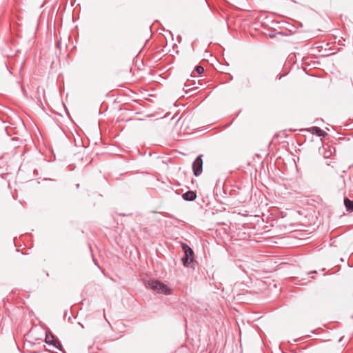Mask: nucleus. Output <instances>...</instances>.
Here are the masks:
<instances>
[{"label":"nucleus","mask_w":353,"mask_h":353,"mask_svg":"<svg viewBox=\"0 0 353 353\" xmlns=\"http://www.w3.org/2000/svg\"><path fill=\"white\" fill-rule=\"evenodd\" d=\"M148 285L152 290L156 291L157 293H161L166 295L172 294V289L169 288L167 285L164 284L163 283L159 281H148Z\"/></svg>","instance_id":"nucleus-1"},{"label":"nucleus","mask_w":353,"mask_h":353,"mask_svg":"<svg viewBox=\"0 0 353 353\" xmlns=\"http://www.w3.org/2000/svg\"><path fill=\"white\" fill-rule=\"evenodd\" d=\"M182 248L185 253V256L182 259L183 263L185 266H188L193 262L194 252L187 244L183 243Z\"/></svg>","instance_id":"nucleus-2"},{"label":"nucleus","mask_w":353,"mask_h":353,"mask_svg":"<svg viewBox=\"0 0 353 353\" xmlns=\"http://www.w3.org/2000/svg\"><path fill=\"white\" fill-rule=\"evenodd\" d=\"M202 155L198 156L192 163L193 173L196 176H199L203 171Z\"/></svg>","instance_id":"nucleus-3"},{"label":"nucleus","mask_w":353,"mask_h":353,"mask_svg":"<svg viewBox=\"0 0 353 353\" xmlns=\"http://www.w3.org/2000/svg\"><path fill=\"white\" fill-rule=\"evenodd\" d=\"M45 341L46 343L52 345L57 349L64 352V350L62 349L61 343L59 340L54 339V336L50 332H46Z\"/></svg>","instance_id":"nucleus-4"},{"label":"nucleus","mask_w":353,"mask_h":353,"mask_svg":"<svg viewBox=\"0 0 353 353\" xmlns=\"http://www.w3.org/2000/svg\"><path fill=\"white\" fill-rule=\"evenodd\" d=\"M182 197L185 201H192L196 199V194L193 191H188L183 194Z\"/></svg>","instance_id":"nucleus-5"},{"label":"nucleus","mask_w":353,"mask_h":353,"mask_svg":"<svg viewBox=\"0 0 353 353\" xmlns=\"http://www.w3.org/2000/svg\"><path fill=\"white\" fill-rule=\"evenodd\" d=\"M344 204L347 211H353V201L347 198L344 199Z\"/></svg>","instance_id":"nucleus-6"},{"label":"nucleus","mask_w":353,"mask_h":353,"mask_svg":"<svg viewBox=\"0 0 353 353\" xmlns=\"http://www.w3.org/2000/svg\"><path fill=\"white\" fill-rule=\"evenodd\" d=\"M312 131L319 137H324L326 133L319 127H313Z\"/></svg>","instance_id":"nucleus-7"},{"label":"nucleus","mask_w":353,"mask_h":353,"mask_svg":"<svg viewBox=\"0 0 353 353\" xmlns=\"http://www.w3.org/2000/svg\"><path fill=\"white\" fill-rule=\"evenodd\" d=\"M195 71L198 73V74H202L203 72H204V68L202 67V66H200V65H197L196 68H195Z\"/></svg>","instance_id":"nucleus-8"}]
</instances>
